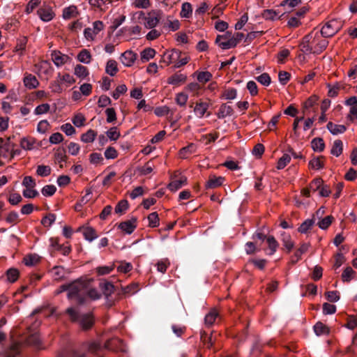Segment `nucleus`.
<instances>
[{"label":"nucleus","mask_w":357,"mask_h":357,"mask_svg":"<svg viewBox=\"0 0 357 357\" xmlns=\"http://www.w3.org/2000/svg\"><path fill=\"white\" fill-rule=\"evenodd\" d=\"M342 22L337 19L327 21L321 29V36L330 38L335 35L342 27Z\"/></svg>","instance_id":"obj_1"},{"label":"nucleus","mask_w":357,"mask_h":357,"mask_svg":"<svg viewBox=\"0 0 357 357\" xmlns=\"http://www.w3.org/2000/svg\"><path fill=\"white\" fill-rule=\"evenodd\" d=\"M14 137H9L6 139L0 138V158H3L7 161L12 160V149L13 146H16L12 139Z\"/></svg>","instance_id":"obj_2"},{"label":"nucleus","mask_w":357,"mask_h":357,"mask_svg":"<svg viewBox=\"0 0 357 357\" xmlns=\"http://www.w3.org/2000/svg\"><path fill=\"white\" fill-rule=\"evenodd\" d=\"M310 34H312L310 40L313 49V54H321L327 47L328 41L326 38L322 37L321 35L320 36L318 31L315 33L312 32Z\"/></svg>","instance_id":"obj_3"},{"label":"nucleus","mask_w":357,"mask_h":357,"mask_svg":"<svg viewBox=\"0 0 357 357\" xmlns=\"http://www.w3.org/2000/svg\"><path fill=\"white\" fill-rule=\"evenodd\" d=\"M105 29V24L100 20L93 22L91 27H86L84 30V37L89 42L94 41L98 33Z\"/></svg>","instance_id":"obj_4"},{"label":"nucleus","mask_w":357,"mask_h":357,"mask_svg":"<svg viewBox=\"0 0 357 357\" xmlns=\"http://www.w3.org/2000/svg\"><path fill=\"white\" fill-rule=\"evenodd\" d=\"M163 13L160 10H152L144 17V25L148 29H153L162 19Z\"/></svg>","instance_id":"obj_5"},{"label":"nucleus","mask_w":357,"mask_h":357,"mask_svg":"<svg viewBox=\"0 0 357 357\" xmlns=\"http://www.w3.org/2000/svg\"><path fill=\"white\" fill-rule=\"evenodd\" d=\"M344 105L350 107L347 120L350 123L357 121V96H351L345 100Z\"/></svg>","instance_id":"obj_6"},{"label":"nucleus","mask_w":357,"mask_h":357,"mask_svg":"<svg viewBox=\"0 0 357 357\" xmlns=\"http://www.w3.org/2000/svg\"><path fill=\"white\" fill-rule=\"evenodd\" d=\"M181 56V52L178 50L173 49L172 50L165 51L160 60V63H164L165 66H169L172 63H175Z\"/></svg>","instance_id":"obj_7"},{"label":"nucleus","mask_w":357,"mask_h":357,"mask_svg":"<svg viewBox=\"0 0 357 357\" xmlns=\"http://www.w3.org/2000/svg\"><path fill=\"white\" fill-rule=\"evenodd\" d=\"M215 42L222 50L233 48L234 45L231 42V33L229 31L222 35H218Z\"/></svg>","instance_id":"obj_8"},{"label":"nucleus","mask_w":357,"mask_h":357,"mask_svg":"<svg viewBox=\"0 0 357 357\" xmlns=\"http://www.w3.org/2000/svg\"><path fill=\"white\" fill-rule=\"evenodd\" d=\"M37 14L40 19L45 22H50L56 16L54 11L50 6L38 8L37 10Z\"/></svg>","instance_id":"obj_9"},{"label":"nucleus","mask_w":357,"mask_h":357,"mask_svg":"<svg viewBox=\"0 0 357 357\" xmlns=\"http://www.w3.org/2000/svg\"><path fill=\"white\" fill-rule=\"evenodd\" d=\"M80 13L77 6L70 5L63 8L62 18L65 20H69L77 17Z\"/></svg>","instance_id":"obj_10"},{"label":"nucleus","mask_w":357,"mask_h":357,"mask_svg":"<svg viewBox=\"0 0 357 357\" xmlns=\"http://www.w3.org/2000/svg\"><path fill=\"white\" fill-rule=\"evenodd\" d=\"M69 56L62 54L60 51L54 50L51 53V59L57 67H61L68 62Z\"/></svg>","instance_id":"obj_11"},{"label":"nucleus","mask_w":357,"mask_h":357,"mask_svg":"<svg viewBox=\"0 0 357 357\" xmlns=\"http://www.w3.org/2000/svg\"><path fill=\"white\" fill-rule=\"evenodd\" d=\"M209 106V101H204L202 100H198L195 103V106L194 107V112L195 115L199 119L202 118L208 109Z\"/></svg>","instance_id":"obj_12"},{"label":"nucleus","mask_w":357,"mask_h":357,"mask_svg":"<svg viewBox=\"0 0 357 357\" xmlns=\"http://www.w3.org/2000/svg\"><path fill=\"white\" fill-rule=\"evenodd\" d=\"M137 227V218H132L130 220L121 222L119 228L126 234H132Z\"/></svg>","instance_id":"obj_13"},{"label":"nucleus","mask_w":357,"mask_h":357,"mask_svg":"<svg viewBox=\"0 0 357 357\" xmlns=\"http://www.w3.org/2000/svg\"><path fill=\"white\" fill-rule=\"evenodd\" d=\"M136 59L137 54L131 50L126 51L121 54L120 57L121 63L127 67L132 66Z\"/></svg>","instance_id":"obj_14"},{"label":"nucleus","mask_w":357,"mask_h":357,"mask_svg":"<svg viewBox=\"0 0 357 357\" xmlns=\"http://www.w3.org/2000/svg\"><path fill=\"white\" fill-rule=\"evenodd\" d=\"M225 181L222 176L211 175L205 184L206 189H214L221 186Z\"/></svg>","instance_id":"obj_15"},{"label":"nucleus","mask_w":357,"mask_h":357,"mask_svg":"<svg viewBox=\"0 0 357 357\" xmlns=\"http://www.w3.org/2000/svg\"><path fill=\"white\" fill-rule=\"evenodd\" d=\"M312 34H308L303 37L299 45L300 50L305 54H313V49L311 43Z\"/></svg>","instance_id":"obj_16"},{"label":"nucleus","mask_w":357,"mask_h":357,"mask_svg":"<svg viewBox=\"0 0 357 357\" xmlns=\"http://www.w3.org/2000/svg\"><path fill=\"white\" fill-rule=\"evenodd\" d=\"M24 86L29 89H33L38 86L39 82L36 76L26 73L23 79Z\"/></svg>","instance_id":"obj_17"},{"label":"nucleus","mask_w":357,"mask_h":357,"mask_svg":"<svg viewBox=\"0 0 357 357\" xmlns=\"http://www.w3.org/2000/svg\"><path fill=\"white\" fill-rule=\"evenodd\" d=\"M233 113L234 109L231 106L228 105L226 103H223L220 105L218 109L217 116L218 119H225L227 116H231Z\"/></svg>","instance_id":"obj_18"},{"label":"nucleus","mask_w":357,"mask_h":357,"mask_svg":"<svg viewBox=\"0 0 357 357\" xmlns=\"http://www.w3.org/2000/svg\"><path fill=\"white\" fill-rule=\"evenodd\" d=\"M187 183V178L184 176H180L178 179L173 180L169 185L168 189L175 192Z\"/></svg>","instance_id":"obj_19"},{"label":"nucleus","mask_w":357,"mask_h":357,"mask_svg":"<svg viewBox=\"0 0 357 357\" xmlns=\"http://www.w3.org/2000/svg\"><path fill=\"white\" fill-rule=\"evenodd\" d=\"M187 79V76L182 73H176L169 77L167 83L172 85H179L184 83Z\"/></svg>","instance_id":"obj_20"},{"label":"nucleus","mask_w":357,"mask_h":357,"mask_svg":"<svg viewBox=\"0 0 357 357\" xmlns=\"http://www.w3.org/2000/svg\"><path fill=\"white\" fill-rule=\"evenodd\" d=\"M325 158L322 155L314 157L309 162V167L315 170H319L324 167Z\"/></svg>","instance_id":"obj_21"},{"label":"nucleus","mask_w":357,"mask_h":357,"mask_svg":"<svg viewBox=\"0 0 357 357\" xmlns=\"http://www.w3.org/2000/svg\"><path fill=\"white\" fill-rule=\"evenodd\" d=\"M326 128L331 133L334 135L344 133L347 130V127L345 126L335 124L331 121L328 123Z\"/></svg>","instance_id":"obj_22"},{"label":"nucleus","mask_w":357,"mask_h":357,"mask_svg":"<svg viewBox=\"0 0 357 357\" xmlns=\"http://www.w3.org/2000/svg\"><path fill=\"white\" fill-rule=\"evenodd\" d=\"M99 287L102 291L103 294L108 298L114 291V286L112 283L107 281L100 282Z\"/></svg>","instance_id":"obj_23"},{"label":"nucleus","mask_w":357,"mask_h":357,"mask_svg":"<svg viewBox=\"0 0 357 357\" xmlns=\"http://www.w3.org/2000/svg\"><path fill=\"white\" fill-rule=\"evenodd\" d=\"M79 323L84 330H88L93 325L94 319L90 314H84L81 317Z\"/></svg>","instance_id":"obj_24"},{"label":"nucleus","mask_w":357,"mask_h":357,"mask_svg":"<svg viewBox=\"0 0 357 357\" xmlns=\"http://www.w3.org/2000/svg\"><path fill=\"white\" fill-rule=\"evenodd\" d=\"M219 317V313L216 309H211L210 312L205 316L204 323L208 327L211 326Z\"/></svg>","instance_id":"obj_25"},{"label":"nucleus","mask_w":357,"mask_h":357,"mask_svg":"<svg viewBox=\"0 0 357 357\" xmlns=\"http://www.w3.org/2000/svg\"><path fill=\"white\" fill-rule=\"evenodd\" d=\"M81 290V284L77 282H73L68 284V298H73L78 296Z\"/></svg>","instance_id":"obj_26"},{"label":"nucleus","mask_w":357,"mask_h":357,"mask_svg":"<svg viewBox=\"0 0 357 357\" xmlns=\"http://www.w3.org/2000/svg\"><path fill=\"white\" fill-rule=\"evenodd\" d=\"M197 147L196 145L191 143L189 145L182 148L179 151V157L181 158H187L189 155L194 153L196 152Z\"/></svg>","instance_id":"obj_27"},{"label":"nucleus","mask_w":357,"mask_h":357,"mask_svg":"<svg viewBox=\"0 0 357 357\" xmlns=\"http://www.w3.org/2000/svg\"><path fill=\"white\" fill-rule=\"evenodd\" d=\"M77 58L79 62L88 64L91 62L92 56L89 50L83 49L79 52Z\"/></svg>","instance_id":"obj_28"},{"label":"nucleus","mask_w":357,"mask_h":357,"mask_svg":"<svg viewBox=\"0 0 357 357\" xmlns=\"http://www.w3.org/2000/svg\"><path fill=\"white\" fill-rule=\"evenodd\" d=\"M51 272L54 280L59 281L64 278L65 270L63 266H55L52 268Z\"/></svg>","instance_id":"obj_29"},{"label":"nucleus","mask_w":357,"mask_h":357,"mask_svg":"<svg viewBox=\"0 0 357 357\" xmlns=\"http://www.w3.org/2000/svg\"><path fill=\"white\" fill-rule=\"evenodd\" d=\"M314 331L316 335H328L330 333L329 328L324 324L323 323L319 321L314 326Z\"/></svg>","instance_id":"obj_30"},{"label":"nucleus","mask_w":357,"mask_h":357,"mask_svg":"<svg viewBox=\"0 0 357 357\" xmlns=\"http://www.w3.org/2000/svg\"><path fill=\"white\" fill-rule=\"evenodd\" d=\"M266 243L268 244V250H269L268 255H273L276 252V250L278 248V245H279L278 241H276V239L275 238L274 236H269L266 238Z\"/></svg>","instance_id":"obj_31"},{"label":"nucleus","mask_w":357,"mask_h":357,"mask_svg":"<svg viewBox=\"0 0 357 357\" xmlns=\"http://www.w3.org/2000/svg\"><path fill=\"white\" fill-rule=\"evenodd\" d=\"M122 341L119 338H112L107 340L105 344V347L107 349L115 351L120 348Z\"/></svg>","instance_id":"obj_32"},{"label":"nucleus","mask_w":357,"mask_h":357,"mask_svg":"<svg viewBox=\"0 0 357 357\" xmlns=\"http://www.w3.org/2000/svg\"><path fill=\"white\" fill-rule=\"evenodd\" d=\"M155 50L151 47L145 48L141 52V60L143 63L147 62L155 55Z\"/></svg>","instance_id":"obj_33"},{"label":"nucleus","mask_w":357,"mask_h":357,"mask_svg":"<svg viewBox=\"0 0 357 357\" xmlns=\"http://www.w3.org/2000/svg\"><path fill=\"white\" fill-rule=\"evenodd\" d=\"M312 148L314 151L322 152L325 148V144L322 138L317 137L311 142Z\"/></svg>","instance_id":"obj_34"},{"label":"nucleus","mask_w":357,"mask_h":357,"mask_svg":"<svg viewBox=\"0 0 357 357\" xmlns=\"http://www.w3.org/2000/svg\"><path fill=\"white\" fill-rule=\"evenodd\" d=\"M74 73L76 76L81 79H84L89 75L88 68L86 66L80 64H77L75 67Z\"/></svg>","instance_id":"obj_35"},{"label":"nucleus","mask_w":357,"mask_h":357,"mask_svg":"<svg viewBox=\"0 0 357 357\" xmlns=\"http://www.w3.org/2000/svg\"><path fill=\"white\" fill-rule=\"evenodd\" d=\"M282 242L284 247L287 249V252H290L294 246L291 236L285 232L282 234Z\"/></svg>","instance_id":"obj_36"},{"label":"nucleus","mask_w":357,"mask_h":357,"mask_svg":"<svg viewBox=\"0 0 357 357\" xmlns=\"http://www.w3.org/2000/svg\"><path fill=\"white\" fill-rule=\"evenodd\" d=\"M117 63L116 61L110 59L107 61L105 71L110 76H114L118 72Z\"/></svg>","instance_id":"obj_37"},{"label":"nucleus","mask_w":357,"mask_h":357,"mask_svg":"<svg viewBox=\"0 0 357 357\" xmlns=\"http://www.w3.org/2000/svg\"><path fill=\"white\" fill-rule=\"evenodd\" d=\"M343 150V144L342 142L340 139H337L333 142L332 149L331 150V153L336 157L340 155L342 153Z\"/></svg>","instance_id":"obj_38"},{"label":"nucleus","mask_w":357,"mask_h":357,"mask_svg":"<svg viewBox=\"0 0 357 357\" xmlns=\"http://www.w3.org/2000/svg\"><path fill=\"white\" fill-rule=\"evenodd\" d=\"M96 135V132L90 129L82 135L81 140L84 143L93 142L95 140Z\"/></svg>","instance_id":"obj_39"},{"label":"nucleus","mask_w":357,"mask_h":357,"mask_svg":"<svg viewBox=\"0 0 357 357\" xmlns=\"http://www.w3.org/2000/svg\"><path fill=\"white\" fill-rule=\"evenodd\" d=\"M334 218L332 215H327L317 222V225L321 229H326L332 224Z\"/></svg>","instance_id":"obj_40"},{"label":"nucleus","mask_w":357,"mask_h":357,"mask_svg":"<svg viewBox=\"0 0 357 357\" xmlns=\"http://www.w3.org/2000/svg\"><path fill=\"white\" fill-rule=\"evenodd\" d=\"M309 248V245L307 243H303L298 250L294 253V257H296V260L292 259L291 263H296L301 257L302 255L305 253Z\"/></svg>","instance_id":"obj_41"},{"label":"nucleus","mask_w":357,"mask_h":357,"mask_svg":"<svg viewBox=\"0 0 357 357\" xmlns=\"http://www.w3.org/2000/svg\"><path fill=\"white\" fill-rule=\"evenodd\" d=\"M83 235L86 240L92 241L98 237L96 230L91 227H86L84 229Z\"/></svg>","instance_id":"obj_42"},{"label":"nucleus","mask_w":357,"mask_h":357,"mask_svg":"<svg viewBox=\"0 0 357 357\" xmlns=\"http://www.w3.org/2000/svg\"><path fill=\"white\" fill-rule=\"evenodd\" d=\"M192 9L190 3L185 2L182 4L180 15L182 17L189 18L192 15Z\"/></svg>","instance_id":"obj_43"},{"label":"nucleus","mask_w":357,"mask_h":357,"mask_svg":"<svg viewBox=\"0 0 357 357\" xmlns=\"http://www.w3.org/2000/svg\"><path fill=\"white\" fill-rule=\"evenodd\" d=\"M27 344L39 349L40 346V339L37 334H33L29 336L26 340Z\"/></svg>","instance_id":"obj_44"},{"label":"nucleus","mask_w":357,"mask_h":357,"mask_svg":"<svg viewBox=\"0 0 357 357\" xmlns=\"http://www.w3.org/2000/svg\"><path fill=\"white\" fill-rule=\"evenodd\" d=\"M56 77L60 80L61 84L62 82H65L68 85H71L75 82V78L68 73H64L62 75L61 73H59Z\"/></svg>","instance_id":"obj_45"},{"label":"nucleus","mask_w":357,"mask_h":357,"mask_svg":"<svg viewBox=\"0 0 357 357\" xmlns=\"http://www.w3.org/2000/svg\"><path fill=\"white\" fill-rule=\"evenodd\" d=\"M21 344L18 342H14L11 344L6 357H16L20 353Z\"/></svg>","instance_id":"obj_46"},{"label":"nucleus","mask_w":357,"mask_h":357,"mask_svg":"<svg viewBox=\"0 0 357 357\" xmlns=\"http://www.w3.org/2000/svg\"><path fill=\"white\" fill-rule=\"evenodd\" d=\"M314 221L313 219H307L305 220L301 226L298 227V230L301 234H305L307 232L309 229L313 226Z\"/></svg>","instance_id":"obj_47"},{"label":"nucleus","mask_w":357,"mask_h":357,"mask_svg":"<svg viewBox=\"0 0 357 357\" xmlns=\"http://www.w3.org/2000/svg\"><path fill=\"white\" fill-rule=\"evenodd\" d=\"M291 161V156L287 154L284 153L278 161L277 163V169H284Z\"/></svg>","instance_id":"obj_48"},{"label":"nucleus","mask_w":357,"mask_h":357,"mask_svg":"<svg viewBox=\"0 0 357 357\" xmlns=\"http://www.w3.org/2000/svg\"><path fill=\"white\" fill-rule=\"evenodd\" d=\"M262 17L266 20H275L280 18L278 13L274 10L266 9L262 13Z\"/></svg>","instance_id":"obj_49"},{"label":"nucleus","mask_w":357,"mask_h":357,"mask_svg":"<svg viewBox=\"0 0 357 357\" xmlns=\"http://www.w3.org/2000/svg\"><path fill=\"white\" fill-rule=\"evenodd\" d=\"M149 226L157 227L159 226L160 219L157 212H153L148 215Z\"/></svg>","instance_id":"obj_50"},{"label":"nucleus","mask_w":357,"mask_h":357,"mask_svg":"<svg viewBox=\"0 0 357 357\" xmlns=\"http://www.w3.org/2000/svg\"><path fill=\"white\" fill-rule=\"evenodd\" d=\"M20 272L17 268H11L6 271L7 279L10 282H15L19 277Z\"/></svg>","instance_id":"obj_51"},{"label":"nucleus","mask_w":357,"mask_h":357,"mask_svg":"<svg viewBox=\"0 0 357 357\" xmlns=\"http://www.w3.org/2000/svg\"><path fill=\"white\" fill-rule=\"evenodd\" d=\"M83 346L92 354H96L101 349L100 344L97 342H86Z\"/></svg>","instance_id":"obj_52"},{"label":"nucleus","mask_w":357,"mask_h":357,"mask_svg":"<svg viewBox=\"0 0 357 357\" xmlns=\"http://www.w3.org/2000/svg\"><path fill=\"white\" fill-rule=\"evenodd\" d=\"M164 24V27L167 26L169 29L172 31H177L180 28V22L178 20L172 21L167 17L165 22H162Z\"/></svg>","instance_id":"obj_53"},{"label":"nucleus","mask_w":357,"mask_h":357,"mask_svg":"<svg viewBox=\"0 0 357 357\" xmlns=\"http://www.w3.org/2000/svg\"><path fill=\"white\" fill-rule=\"evenodd\" d=\"M82 27L83 23L79 20H77L68 25V30L72 33H77Z\"/></svg>","instance_id":"obj_54"},{"label":"nucleus","mask_w":357,"mask_h":357,"mask_svg":"<svg viewBox=\"0 0 357 357\" xmlns=\"http://www.w3.org/2000/svg\"><path fill=\"white\" fill-rule=\"evenodd\" d=\"M237 91L234 88L226 89L222 95V97L226 100H234L236 98Z\"/></svg>","instance_id":"obj_55"},{"label":"nucleus","mask_w":357,"mask_h":357,"mask_svg":"<svg viewBox=\"0 0 357 357\" xmlns=\"http://www.w3.org/2000/svg\"><path fill=\"white\" fill-rule=\"evenodd\" d=\"M114 269V265L98 266L96 271L98 275H105L110 273Z\"/></svg>","instance_id":"obj_56"},{"label":"nucleus","mask_w":357,"mask_h":357,"mask_svg":"<svg viewBox=\"0 0 357 357\" xmlns=\"http://www.w3.org/2000/svg\"><path fill=\"white\" fill-rule=\"evenodd\" d=\"M107 137L110 139V140H112V141H116L121 134H120V132L118 130V128L116 127H112L111 128H109L107 132Z\"/></svg>","instance_id":"obj_57"},{"label":"nucleus","mask_w":357,"mask_h":357,"mask_svg":"<svg viewBox=\"0 0 357 357\" xmlns=\"http://www.w3.org/2000/svg\"><path fill=\"white\" fill-rule=\"evenodd\" d=\"M154 167L155 166L153 164L152 161H148L143 167L139 168V173L142 175L149 174L153 172Z\"/></svg>","instance_id":"obj_58"},{"label":"nucleus","mask_w":357,"mask_h":357,"mask_svg":"<svg viewBox=\"0 0 357 357\" xmlns=\"http://www.w3.org/2000/svg\"><path fill=\"white\" fill-rule=\"evenodd\" d=\"M23 261L26 266H33L39 261V257L36 255H29L24 257Z\"/></svg>","instance_id":"obj_59"},{"label":"nucleus","mask_w":357,"mask_h":357,"mask_svg":"<svg viewBox=\"0 0 357 357\" xmlns=\"http://www.w3.org/2000/svg\"><path fill=\"white\" fill-rule=\"evenodd\" d=\"M26 43H27V38L26 37L20 38L17 40V45L15 47V51L16 52H19L20 54H22L23 51L26 48Z\"/></svg>","instance_id":"obj_60"},{"label":"nucleus","mask_w":357,"mask_h":357,"mask_svg":"<svg viewBox=\"0 0 357 357\" xmlns=\"http://www.w3.org/2000/svg\"><path fill=\"white\" fill-rule=\"evenodd\" d=\"M36 174L40 176H47L51 174V168L47 165H38Z\"/></svg>","instance_id":"obj_61"},{"label":"nucleus","mask_w":357,"mask_h":357,"mask_svg":"<svg viewBox=\"0 0 357 357\" xmlns=\"http://www.w3.org/2000/svg\"><path fill=\"white\" fill-rule=\"evenodd\" d=\"M55 220V214L49 213L41 220V224L44 227H50L54 222Z\"/></svg>","instance_id":"obj_62"},{"label":"nucleus","mask_w":357,"mask_h":357,"mask_svg":"<svg viewBox=\"0 0 357 357\" xmlns=\"http://www.w3.org/2000/svg\"><path fill=\"white\" fill-rule=\"evenodd\" d=\"M50 88L54 93H61L63 91L61 83L60 82V80L57 78V77H56L55 80L50 82Z\"/></svg>","instance_id":"obj_63"},{"label":"nucleus","mask_w":357,"mask_h":357,"mask_svg":"<svg viewBox=\"0 0 357 357\" xmlns=\"http://www.w3.org/2000/svg\"><path fill=\"white\" fill-rule=\"evenodd\" d=\"M34 142L32 139L24 137L20 141V146L24 150H31L33 148Z\"/></svg>","instance_id":"obj_64"}]
</instances>
